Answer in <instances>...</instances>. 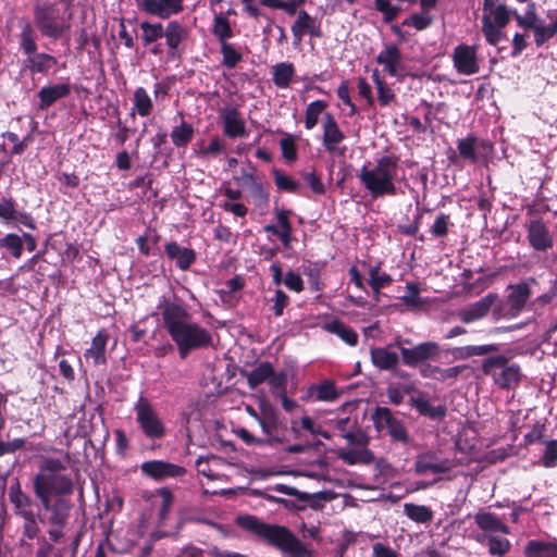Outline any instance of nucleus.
Segmentation results:
<instances>
[{"instance_id":"nucleus-1","label":"nucleus","mask_w":557,"mask_h":557,"mask_svg":"<svg viewBox=\"0 0 557 557\" xmlns=\"http://www.w3.org/2000/svg\"><path fill=\"white\" fill-rule=\"evenodd\" d=\"M157 314L161 317L162 326L175 344L182 359L191 351L212 345L209 330L194 321L183 302L163 296L157 305Z\"/></svg>"},{"instance_id":"nucleus-2","label":"nucleus","mask_w":557,"mask_h":557,"mask_svg":"<svg viewBox=\"0 0 557 557\" xmlns=\"http://www.w3.org/2000/svg\"><path fill=\"white\" fill-rule=\"evenodd\" d=\"M69 463L67 454L61 458L48 457L42 461L39 472L33 480L34 493L42 507H48L52 497L63 498L73 492V481L64 473Z\"/></svg>"},{"instance_id":"nucleus-3","label":"nucleus","mask_w":557,"mask_h":557,"mask_svg":"<svg viewBox=\"0 0 557 557\" xmlns=\"http://www.w3.org/2000/svg\"><path fill=\"white\" fill-rule=\"evenodd\" d=\"M237 524L257 534L288 557H315L314 550L300 542L285 527L264 523L253 516L238 517Z\"/></svg>"},{"instance_id":"nucleus-4","label":"nucleus","mask_w":557,"mask_h":557,"mask_svg":"<svg viewBox=\"0 0 557 557\" xmlns=\"http://www.w3.org/2000/svg\"><path fill=\"white\" fill-rule=\"evenodd\" d=\"M358 178L372 199L395 196L399 181L398 159L383 156L369 162L360 169Z\"/></svg>"},{"instance_id":"nucleus-5","label":"nucleus","mask_w":557,"mask_h":557,"mask_svg":"<svg viewBox=\"0 0 557 557\" xmlns=\"http://www.w3.org/2000/svg\"><path fill=\"white\" fill-rule=\"evenodd\" d=\"M512 11L499 0H484L482 32L490 45L496 46L503 38V28L510 21Z\"/></svg>"},{"instance_id":"nucleus-6","label":"nucleus","mask_w":557,"mask_h":557,"mask_svg":"<svg viewBox=\"0 0 557 557\" xmlns=\"http://www.w3.org/2000/svg\"><path fill=\"white\" fill-rule=\"evenodd\" d=\"M71 13L67 17L60 14L53 3L37 4L34 8V21L42 36L58 39L70 29Z\"/></svg>"},{"instance_id":"nucleus-7","label":"nucleus","mask_w":557,"mask_h":557,"mask_svg":"<svg viewBox=\"0 0 557 557\" xmlns=\"http://www.w3.org/2000/svg\"><path fill=\"white\" fill-rule=\"evenodd\" d=\"M508 359L498 355L486 358L482 363V371L485 375L493 377V381L500 388L509 389L521 381V369L518 364H507Z\"/></svg>"},{"instance_id":"nucleus-8","label":"nucleus","mask_w":557,"mask_h":557,"mask_svg":"<svg viewBox=\"0 0 557 557\" xmlns=\"http://www.w3.org/2000/svg\"><path fill=\"white\" fill-rule=\"evenodd\" d=\"M134 410L137 424L148 438L157 440L164 436L165 425L146 397H138Z\"/></svg>"},{"instance_id":"nucleus-9","label":"nucleus","mask_w":557,"mask_h":557,"mask_svg":"<svg viewBox=\"0 0 557 557\" xmlns=\"http://www.w3.org/2000/svg\"><path fill=\"white\" fill-rule=\"evenodd\" d=\"M396 345L400 349L403 362L408 367H417L426 360H434L438 357L441 348L435 342H424L412 348L400 347L399 342Z\"/></svg>"},{"instance_id":"nucleus-10","label":"nucleus","mask_w":557,"mask_h":557,"mask_svg":"<svg viewBox=\"0 0 557 557\" xmlns=\"http://www.w3.org/2000/svg\"><path fill=\"white\" fill-rule=\"evenodd\" d=\"M376 429L386 430L395 440L401 443L408 442L407 431L400 420L395 418L388 408L380 407L373 414Z\"/></svg>"},{"instance_id":"nucleus-11","label":"nucleus","mask_w":557,"mask_h":557,"mask_svg":"<svg viewBox=\"0 0 557 557\" xmlns=\"http://www.w3.org/2000/svg\"><path fill=\"white\" fill-rule=\"evenodd\" d=\"M453 62L456 71L462 75H474L480 71L476 50L472 46H457L453 52Z\"/></svg>"},{"instance_id":"nucleus-12","label":"nucleus","mask_w":557,"mask_h":557,"mask_svg":"<svg viewBox=\"0 0 557 557\" xmlns=\"http://www.w3.org/2000/svg\"><path fill=\"white\" fill-rule=\"evenodd\" d=\"M527 232L528 240L533 249L537 251H546L553 247V235L542 220H531L528 224Z\"/></svg>"},{"instance_id":"nucleus-13","label":"nucleus","mask_w":557,"mask_h":557,"mask_svg":"<svg viewBox=\"0 0 557 557\" xmlns=\"http://www.w3.org/2000/svg\"><path fill=\"white\" fill-rule=\"evenodd\" d=\"M140 470L145 475L153 480L177 478L184 475L186 472L185 468L163 460L145 461L141 463Z\"/></svg>"},{"instance_id":"nucleus-14","label":"nucleus","mask_w":557,"mask_h":557,"mask_svg":"<svg viewBox=\"0 0 557 557\" xmlns=\"http://www.w3.org/2000/svg\"><path fill=\"white\" fill-rule=\"evenodd\" d=\"M451 463L447 459L440 458L433 451H424L417 456L414 470L418 474H442L450 471Z\"/></svg>"},{"instance_id":"nucleus-15","label":"nucleus","mask_w":557,"mask_h":557,"mask_svg":"<svg viewBox=\"0 0 557 557\" xmlns=\"http://www.w3.org/2000/svg\"><path fill=\"white\" fill-rule=\"evenodd\" d=\"M497 300V295L490 293L478 301L460 309L457 313L459 320L463 323H472L484 318L491 307Z\"/></svg>"},{"instance_id":"nucleus-16","label":"nucleus","mask_w":557,"mask_h":557,"mask_svg":"<svg viewBox=\"0 0 557 557\" xmlns=\"http://www.w3.org/2000/svg\"><path fill=\"white\" fill-rule=\"evenodd\" d=\"M141 9L160 18H169L183 11V0H141Z\"/></svg>"},{"instance_id":"nucleus-17","label":"nucleus","mask_w":557,"mask_h":557,"mask_svg":"<svg viewBox=\"0 0 557 557\" xmlns=\"http://www.w3.org/2000/svg\"><path fill=\"white\" fill-rule=\"evenodd\" d=\"M474 522L481 530L479 534H509V527L495 513L490 511L480 510L474 515Z\"/></svg>"},{"instance_id":"nucleus-18","label":"nucleus","mask_w":557,"mask_h":557,"mask_svg":"<svg viewBox=\"0 0 557 557\" xmlns=\"http://www.w3.org/2000/svg\"><path fill=\"white\" fill-rule=\"evenodd\" d=\"M223 132L230 138L243 137L246 134L245 121L239 111L234 107H225L221 110Z\"/></svg>"},{"instance_id":"nucleus-19","label":"nucleus","mask_w":557,"mask_h":557,"mask_svg":"<svg viewBox=\"0 0 557 557\" xmlns=\"http://www.w3.org/2000/svg\"><path fill=\"white\" fill-rule=\"evenodd\" d=\"M292 34L294 45H299L305 34L318 37L320 36V29L315 18L309 15L305 10H301L297 13V18L292 25Z\"/></svg>"},{"instance_id":"nucleus-20","label":"nucleus","mask_w":557,"mask_h":557,"mask_svg":"<svg viewBox=\"0 0 557 557\" xmlns=\"http://www.w3.org/2000/svg\"><path fill=\"white\" fill-rule=\"evenodd\" d=\"M379 64L384 66V71L391 76H400L404 72L401 53L396 46L385 47L376 57Z\"/></svg>"},{"instance_id":"nucleus-21","label":"nucleus","mask_w":557,"mask_h":557,"mask_svg":"<svg viewBox=\"0 0 557 557\" xmlns=\"http://www.w3.org/2000/svg\"><path fill=\"white\" fill-rule=\"evenodd\" d=\"M322 126L323 146L329 152H335L337 146L345 139V135L331 113L324 114Z\"/></svg>"},{"instance_id":"nucleus-22","label":"nucleus","mask_w":557,"mask_h":557,"mask_svg":"<svg viewBox=\"0 0 557 557\" xmlns=\"http://www.w3.org/2000/svg\"><path fill=\"white\" fill-rule=\"evenodd\" d=\"M109 335L106 330H100L91 341V345L84 352V358L94 366L107 363L106 348Z\"/></svg>"},{"instance_id":"nucleus-23","label":"nucleus","mask_w":557,"mask_h":557,"mask_svg":"<svg viewBox=\"0 0 557 557\" xmlns=\"http://www.w3.org/2000/svg\"><path fill=\"white\" fill-rule=\"evenodd\" d=\"M165 253L169 259L175 260L176 265L186 271L196 260V253L193 249L182 247L175 242H170L164 246Z\"/></svg>"},{"instance_id":"nucleus-24","label":"nucleus","mask_w":557,"mask_h":557,"mask_svg":"<svg viewBox=\"0 0 557 557\" xmlns=\"http://www.w3.org/2000/svg\"><path fill=\"white\" fill-rule=\"evenodd\" d=\"M71 92L70 84H55L42 87L38 91L39 109L45 110L51 107L55 101L65 98Z\"/></svg>"},{"instance_id":"nucleus-25","label":"nucleus","mask_w":557,"mask_h":557,"mask_svg":"<svg viewBox=\"0 0 557 557\" xmlns=\"http://www.w3.org/2000/svg\"><path fill=\"white\" fill-rule=\"evenodd\" d=\"M387 347H373L370 350L371 362L380 370L393 371L397 368L399 357Z\"/></svg>"},{"instance_id":"nucleus-26","label":"nucleus","mask_w":557,"mask_h":557,"mask_svg":"<svg viewBox=\"0 0 557 557\" xmlns=\"http://www.w3.org/2000/svg\"><path fill=\"white\" fill-rule=\"evenodd\" d=\"M472 537L479 544L486 545L488 547V553L493 556L503 557L509 553L511 548L510 541L505 537H499L497 534H473Z\"/></svg>"},{"instance_id":"nucleus-27","label":"nucleus","mask_w":557,"mask_h":557,"mask_svg":"<svg viewBox=\"0 0 557 557\" xmlns=\"http://www.w3.org/2000/svg\"><path fill=\"white\" fill-rule=\"evenodd\" d=\"M410 404L420 414L437 420L445 417L446 408L444 406H432L428 397L418 392L410 398Z\"/></svg>"},{"instance_id":"nucleus-28","label":"nucleus","mask_w":557,"mask_h":557,"mask_svg":"<svg viewBox=\"0 0 557 557\" xmlns=\"http://www.w3.org/2000/svg\"><path fill=\"white\" fill-rule=\"evenodd\" d=\"M44 508L50 511L48 519L50 527H64L71 509L70 502L64 498H57L54 502L49 499V506Z\"/></svg>"},{"instance_id":"nucleus-29","label":"nucleus","mask_w":557,"mask_h":557,"mask_svg":"<svg viewBox=\"0 0 557 557\" xmlns=\"http://www.w3.org/2000/svg\"><path fill=\"white\" fill-rule=\"evenodd\" d=\"M499 350L497 344L487 345H468L462 347H456L453 349V356L455 359L465 360L474 356H485L491 352Z\"/></svg>"},{"instance_id":"nucleus-30","label":"nucleus","mask_w":557,"mask_h":557,"mask_svg":"<svg viewBox=\"0 0 557 557\" xmlns=\"http://www.w3.org/2000/svg\"><path fill=\"white\" fill-rule=\"evenodd\" d=\"M467 366H455L451 368L443 369L436 366L426 364L422 368L421 374L424 377L437 380V381H446L449 379H456Z\"/></svg>"},{"instance_id":"nucleus-31","label":"nucleus","mask_w":557,"mask_h":557,"mask_svg":"<svg viewBox=\"0 0 557 557\" xmlns=\"http://www.w3.org/2000/svg\"><path fill=\"white\" fill-rule=\"evenodd\" d=\"M32 73H48L55 64L57 59L48 53H34L25 60Z\"/></svg>"},{"instance_id":"nucleus-32","label":"nucleus","mask_w":557,"mask_h":557,"mask_svg":"<svg viewBox=\"0 0 557 557\" xmlns=\"http://www.w3.org/2000/svg\"><path fill=\"white\" fill-rule=\"evenodd\" d=\"M153 103L151 97L144 87L135 89L133 95L132 114H138L143 117L151 113Z\"/></svg>"},{"instance_id":"nucleus-33","label":"nucleus","mask_w":557,"mask_h":557,"mask_svg":"<svg viewBox=\"0 0 557 557\" xmlns=\"http://www.w3.org/2000/svg\"><path fill=\"white\" fill-rule=\"evenodd\" d=\"M295 75V67L289 62H281L272 67V79L277 88H287Z\"/></svg>"},{"instance_id":"nucleus-34","label":"nucleus","mask_w":557,"mask_h":557,"mask_svg":"<svg viewBox=\"0 0 557 557\" xmlns=\"http://www.w3.org/2000/svg\"><path fill=\"white\" fill-rule=\"evenodd\" d=\"M187 35V29L177 21H171L164 29L166 45L172 51L178 48L180 44L186 39Z\"/></svg>"},{"instance_id":"nucleus-35","label":"nucleus","mask_w":557,"mask_h":557,"mask_svg":"<svg viewBox=\"0 0 557 557\" xmlns=\"http://www.w3.org/2000/svg\"><path fill=\"white\" fill-rule=\"evenodd\" d=\"M524 554L525 557H557V545L552 542L530 541Z\"/></svg>"},{"instance_id":"nucleus-36","label":"nucleus","mask_w":557,"mask_h":557,"mask_svg":"<svg viewBox=\"0 0 557 557\" xmlns=\"http://www.w3.org/2000/svg\"><path fill=\"white\" fill-rule=\"evenodd\" d=\"M530 287L527 283H521L512 287V292L508 295L507 304L513 310V315L521 311L530 298Z\"/></svg>"},{"instance_id":"nucleus-37","label":"nucleus","mask_w":557,"mask_h":557,"mask_svg":"<svg viewBox=\"0 0 557 557\" xmlns=\"http://www.w3.org/2000/svg\"><path fill=\"white\" fill-rule=\"evenodd\" d=\"M323 329L329 333L337 335L342 341L350 346H355L357 344V333L337 320L324 323Z\"/></svg>"},{"instance_id":"nucleus-38","label":"nucleus","mask_w":557,"mask_h":557,"mask_svg":"<svg viewBox=\"0 0 557 557\" xmlns=\"http://www.w3.org/2000/svg\"><path fill=\"white\" fill-rule=\"evenodd\" d=\"M301 430L308 431L312 435H321L324 438H330L329 433L323 431L321 425L315 423L309 416H302L298 421H292V431L296 437L300 436Z\"/></svg>"},{"instance_id":"nucleus-39","label":"nucleus","mask_w":557,"mask_h":557,"mask_svg":"<svg viewBox=\"0 0 557 557\" xmlns=\"http://www.w3.org/2000/svg\"><path fill=\"white\" fill-rule=\"evenodd\" d=\"M337 457L348 465H356V463L368 465V463L372 462V460H373V455L368 449L354 450V449H343L342 448L337 451Z\"/></svg>"},{"instance_id":"nucleus-40","label":"nucleus","mask_w":557,"mask_h":557,"mask_svg":"<svg viewBox=\"0 0 557 557\" xmlns=\"http://www.w3.org/2000/svg\"><path fill=\"white\" fill-rule=\"evenodd\" d=\"M273 374V367L270 362L260 363L253 370L246 374L247 382L250 388H256L258 385L268 382Z\"/></svg>"},{"instance_id":"nucleus-41","label":"nucleus","mask_w":557,"mask_h":557,"mask_svg":"<svg viewBox=\"0 0 557 557\" xmlns=\"http://www.w3.org/2000/svg\"><path fill=\"white\" fill-rule=\"evenodd\" d=\"M246 189L255 207L260 211H264L269 206L270 195L262 183H251V186Z\"/></svg>"},{"instance_id":"nucleus-42","label":"nucleus","mask_w":557,"mask_h":557,"mask_svg":"<svg viewBox=\"0 0 557 557\" xmlns=\"http://www.w3.org/2000/svg\"><path fill=\"white\" fill-rule=\"evenodd\" d=\"M327 103L324 100H315L310 102L305 112V127L312 129L317 126L320 115L326 109Z\"/></svg>"},{"instance_id":"nucleus-43","label":"nucleus","mask_w":557,"mask_h":557,"mask_svg":"<svg viewBox=\"0 0 557 557\" xmlns=\"http://www.w3.org/2000/svg\"><path fill=\"white\" fill-rule=\"evenodd\" d=\"M212 33L221 44L227 42V40L233 37V29L223 13H219L214 16Z\"/></svg>"},{"instance_id":"nucleus-44","label":"nucleus","mask_w":557,"mask_h":557,"mask_svg":"<svg viewBox=\"0 0 557 557\" xmlns=\"http://www.w3.org/2000/svg\"><path fill=\"white\" fill-rule=\"evenodd\" d=\"M20 39V46L24 53H26L29 57L36 52L37 45L35 41V33L32 25L28 22H25L23 24Z\"/></svg>"},{"instance_id":"nucleus-45","label":"nucleus","mask_w":557,"mask_h":557,"mask_svg":"<svg viewBox=\"0 0 557 557\" xmlns=\"http://www.w3.org/2000/svg\"><path fill=\"white\" fill-rule=\"evenodd\" d=\"M372 77L377 90V99L380 104L384 107L388 106L395 99L393 90L386 85L383 78H381L377 70L372 72Z\"/></svg>"},{"instance_id":"nucleus-46","label":"nucleus","mask_w":557,"mask_h":557,"mask_svg":"<svg viewBox=\"0 0 557 557\" xmlns=\"http://www.w3.org/2000/svg\"><path fill=\"white\" fill-rule=\"evenodd\" d=\"M404 509L408 518L419 523L429 522L433 518L432 511L422 505L405 504Z\"/></svg>"},{"instance_id":"nucleus-47","label":"nucleus","mask_w":557,"mask_h":557,"mask_svg":"<svg viewBox=\"0 0 557 557\" xmlns=\"http://www.w3.org/2000/svg\"><path fill=\"white\" fill-rule=\"evenodd\" d=\"M143 32L141 38L145 46L152 44L164 36V28L160 23L143 22L140 24Z\"/></svg>"},{"instance_id":"nucleus-48","label":"nucleus","mask_w":557,"mask_h":557,"mask_svg":"<svg viewBox=\"0 0 557 557\" xmlns=\"http://www.w3.org/2000/svg\"><path fill=\"white\" fill-rule=\"evenodd\" d=\"M193 134L191 125L182 122L171 132V139L176 147H185L191 140Z\"/></svg>"},{"instance_id":"nucleus-49","label":"nucleus","mask_w":557,"mask_h":557,"mask_svg":"<svg viewBox=\"0 0 557 557\" xmlns=\"http://www.w3.org/2000/svg\"><path fill=\"white\" fill-rule=\"evenodd\" d=\"M157 504L159 506V520L163 522L173 505V494L168 488H160L156 492Z\"/></svg>"},{"instance_id":"nucleus-50","label":"nucleus","mask_w":557,"mask_h":557,"mask_svg":"<svg viewBox=\"0 0 557 557\" xmlns=\"http://www.w3.org/2000/svg\"><path fill=\"white\" fill-rule=\"evenodd\" d=\"M0 248L7 249L14 258L20 259L23 253V238L13 233L7 234L0 239Z\"/></svg>"},{"instance_id":"nucleus-51","label":"nucleus","mask_w":557,"mask_h":557,"mask_svg":"<svg viewBox=\"0 0 557 557\" xmlns=\"http://www.w3.org/2000/svg\"><path fill=\"white\" fill-rule=\"evenodd\" d=\"M331 423L335 425V428L342 433V436L349 443H356V436L352 433V430L356 426V422L351 420L349 417L345 418H335L331 420Z\"/></svg>"},{"instance_id":"nucleus-52","label":"nucleus","mask_w":557,"mask_h":557,"mask_svg":"<svg viewBox=\"0 0 557 557\" xmlns=\"http://www.w3.org/2000/svg\"><path fill=\"white\" fill-rule=\"evenodd\" d=\"M369 284L375 295H379L381 288L387 286L392 282V277L380 271L379 267H372L369 271Z\"/></svg>"},{"instance_id":"nucleus-53","label":"nucleus","mask_w":557,"mask_h":557,"mask_svg":"<svg viewBox=\"0 0 557 557\" xmlns=\"http://www.w3.org/2000/svg\"><path fill=\"white\" fill-rule=\"evenodd\" d=\"M457 148L460 156L465 160H469L471 162H476L478 157L475 153L476 148V138L473 136H468L467 138L459 139L457 143Z\"/></svg>"},{"instance_id":"nucleus-54","label":"nucleus","mask_w":557,"mask_h":557,"mask_svg":"<svg viewBox=\"0 0 557 557\" xmlns=\"http://www.w3.org/2000/svg\"><path fill=\"white\" fill-rule=\"evenodd\" d=\"M296 141L297 137L290 134H285L280 140L282 156L287 162H294L297 159Z\"/></svg>"},{"instance_id":"nucleus-55","label":"nucleus","mask_w":557,"mask_h":557,"mask_svg":"<svg viewBox=\"0 0 557 557\" xmlns=\"http://www.w3.org/2000/svg\"><path fill=\"white\" fill-rule=\"evenodd\" d=\"M274 182L278 189L285 190L288 193H297L300 184L299 182L293 180L290 176L282 173L278 170L273 171Z\"/></svg>"},{"instance_id":"nucleus-56","label":"nucleus","mask_w":557,"mask_h":557,"mask_svg":"<svg viewBox=\"0 0 557 557\" xmlns=\"http://www.w3.org/2000/svg\"><path fill=\"white\" fill-rule=\"evenodd\" d=\"M512 15L520 27L533 29L536 25L537 15L534 3L528 4L524 15H520L516 11H512Z\"/></svg>"},{"instance_id":"nucleus-57","label":"nucleus","mask_w":557,"mask_h":557,"mask_svg":"<svg viewBox=\"0 0 557 557\" xmlns=\"http://www.w3.org/2000/svg\"><path fill=\"white\" fill-rule=\"evenodd\" d=\"M221 53L223 55V65L233 69L243 59L242 54L228 42L221 44Z\"/></svg>"},{"instance_id":"nucleus-58","label":"nucleus","mask_w":557,"mask_h":557,"mask_svg":"<svg viewBox=\"0 0 557 557\" xmlns=\"http://www.w3.org/2000/svg\"><path fill=\"white\" fill-rule=\"evenodd\" d=\"M533 30L535 44L540 47L545 41L554 37V35L557 33V20L554 23L545 26L536 24Z\"/></svg>"},{"instance_id":"nucleus-59","label":"nucleus","mask_w":557,"mask_h":557,"mask_svg":"<svg viewBox=\"0 0 557 557\" xmlns=\"http://www.w3.org/2000/svg\"><path fill=\"white\" fill-rule=\"evenodd\" d=\"M420 288L417 284H407L406 294L401 297L403 302L410 308H420L425 302L420 298Z\"/></svg>"},{"instance_id":"nucleus-60","label":"nucleus","mask_w":557,"mask_h":557,"mask_svg":"<svg viewBox=\"0 0 557 557\" xmlns=\"http://www.w3.org/2000/svg\"><path fill=\"white\" fill-rule=\"evenodd\" d=\"M542 465L545 468H554L557 466V440L546 442Z\"/></svg>"},{"instance_id":"nucleus-61","label":"nucleus","mask_w":557,"mask_h":557,"mask_svg":"<svg viewBox=\"0 0 557 557\" xmlns=\"http://www.w3.org/2000/svg\"><path fill=\"white\" fill-rule=\"evenodd\" d=\"M317 398L322 401H332L338 397V393L332 382H323L315 387Z\"/></svg>"},{"instance_id":"nucleus-62","label":"nucleus","mask_w":557,"mask_h":557,"mask_svg":"<svg viewBox=\"0 0 557 557\" xmlns=\"http://www.w3.org/2000/svg\"><path fill=\"white\" fill-rule=\"evenodd\" d=\"M431 23L432 18L426 12L412 14L403 22L404 25L412 26L418 30L425 29Z\"/></svg>"},{"instance_id":"nucleus-63","label":"nucleus","mask_w":557,"mask_h":557,"mask_svg":"<svg viewBox=\"0 0 557 557\" xmlns=\"http://www.w3.org/2000/svg\"><path fill=\"white\" fill-rule=\"evenodd\" d=\"M16 209L14 200L12 198H2L0 200V219L5 222L13 221Z\"/></svg>"},{"instance_id":"nucleus-64","label":"nucleus","mask_w":557,"mask_h":557,"mask_svg":"<svg viewBox=\"0 0 557 557\" xmlns=\"http://www.w3.org/2000/svg\"><path fill=\"white\" fill-rule=\"evenodd\" d=\"M375 9L382 12L387 21L394 20L400 11L399 7L392 4L388 0H375Z\"/></svg>"}]
</instances>
